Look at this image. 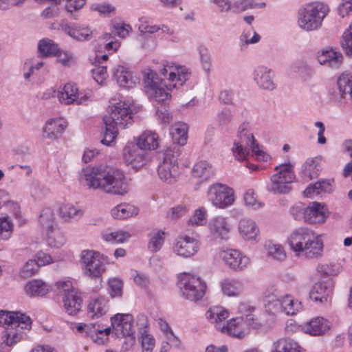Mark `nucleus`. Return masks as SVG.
<instances>
[{
	"label": "nucleus",
	"mask_w": 352,
	"mask_h": 352,
	"mask_svg": "<svg viewBox=\"0 0 352 352\" xmlns=\"http://www.w3.org/2000/svg\"><path fill=\"white\" fill-rule=\"evenodd\" d=\"M79 179L89 188L112 195H123L128 192L124 173L105 166H87L82 169Z\"/></svg>",
	"instance_id": "obj_1"
},
{
	"label": "nucleus",
	"mask_w": 352,
	"mask_h": 352,
	"mask_svg": "<svg viewBox=\"0 0 352 352\" xmlns=\"http://www.w3.org/2000/svg\"><path fill=\"white\" fill-rule=\"evenodd\" d=\"M7 325L3 336V342L11 346L21 341L25 331L32 327V320L29 316L19 311H0V326Z\"/></svg>",
	"instance_id": "obj_2"
},
{
	"label": "nucleus",
	"mask_w": 352,
	"mask_h": 352,
	"mask_svg": "<svg viewBox=\"0 0 352 352\" xmlns=\"http://www.w3.org/2000/svg\"><path fill=\"white\" fill-rule=\"evenodd\" d=\"M132 119L131 108L124 102H120L111 107L109 115L103 118L105 131L101 143L109 146L117 137L118 126L122 129L128 127L131 124Z\"/></svg>",
	"instance_id": "obj_3"
},
{
	"label": "nucleus",
	"mask_w": 352,
	"mask_h": 352,
	"mask_svg": "<svg viewBox=\"0 0 352 352\" xmlns=\"http://www.w3.org/2000/svg\"><path fill=\"white\" fill-rule=\"evenodd\" d=\"M232 151L234 157L238 160H245L250 151L258 160L265 161L267 158L265 153L259 148L258 144L256 143L253 133L246 123H243L239 126L237 137L234 142Z\"/></svg>",
	"instance_id": "obj_4"
},
{
	"label": "nucleus",
	"mask_w": 352,
	"mask_h": 352,
	"mask_svg": "<svg viewBox=\"0 0 352 352\" xmlns=\"http://www.w3.org/2000/svg\"><path fill=\"white\" fill-rule=\"evenodd\" d=\"M144 84L148 94L159 103H164L157 108V115L162 122L170 123L171 116L170 115L165 104L170 98V95L162 86V80L157 77L155 72L149 70L144 76Z\"/></svg>",
	"instance_id": "obj_5"
},
{
	"label": "nucleus",
	"mask_w": 352,
	"mask_h": 352,
	"mask_svg": "<svg viewBox=\"0 0 352 352\" xmlns=\"http://www.w3.org/2000/svg\"><path fill=\"white\" fill-rule=\"evenodd\" d=\"M329 12L328 5L322 2H313L305 5L298 11V24L306 31L318 29Z\"/></svg>",
	"instance_id": "obj_6"
},
{
	"label": "nucleus",
	"mask_w": 352,
	"mask_h": 352,
	"mask_svg": "<svg viewBox=\"0 0 352 352\" xmlns=\"http://www.w3.org/2000/svg\"><path fill=\"white\" fill-rule=\"evenodd\" d=\"M179 155V148L176 146L173 149L166 150L162 154L157 168V174L162 181L167 184H173L177 181L179 176L177 160Z\"/></svg>",
	"instance_id": "obj_7"
},
{
	"label": "nucleus",
	"mask_w": 352,
	"mask_h": 352,
	"mask_svg": "<svg viewBox=\"0 0 352 352\" xmlns=\"http://www.w3.org/2000/svg\"><path fill=\"white\" fill-rule=\"evenodd\" d=\"M178 286L182 296L193 302L201 300L206 289V284L200 277L189 273L179 275Z\"/></svg>",
	"instance_id": "obj_8"
},
{
	"label": "nucleus",
	"mask_w": 352,
	"mask_h": 352,
	"mask_svg": "<svg viewBox=\"0 0 352 352\" xmlns=\"http://www.w3.org/2000/svg\"><path fill=\"white\" fill-rule=\"evenodd\" d=\"M277 173L271 177L267 190L274 194H286L290 192V184L295 179L293 166L290 164H282L275 168Z\"/></svg>",
	"instance_id": "obj_9"
},
{
	"label": "nucleus",
	"mask_w": 352,
	"mask_h": 352,
	"mask_svg": "<svg viewBox=\"0 0 352 352\" xmlns=\"http://www.w3.org/2000/svg\"><path fill=\"white\" fill-rule=\"evenodd\" d=\"M80 258L84 273L90 278H99L106 271V259L98 252L83 250L81 252Z\"/></svg>",
	"instance_id": "obj_10"
},
{
	"label": "nucleus",
	"mask_w": 352,
	"mask_h": 352,
	"mask_svg": "<svg viewBox=\"0 0 352 352\" xmlns=\"http://www.w3.org/2000/svg\"><path fill=\"white\" fill-rule=\"evenodd\" d=\"M208 197L214 206L220 208L230 206L235 199L234 190L221 184H215L210 186Z\"/></svg>",
	"instance_id": "obj_11"
},
{
	"label": "nucleus",
	"mask_w": 352,
	"mask_h": 352,
	"mask_svg": "<svg viewBox=\"0 0 352 352\" xmlns=\"http://www.w3.org/2000/svg\"><path fill=\"white\" fill-rule=\"evenodd\" d=\"M111 326L117 336L129 337L130 344L135 342L133 329V317L131 314H117L111 318Z\"/></svg>",
	"instance_id": "obj_12"
},
{
	"label": "nucleus",
	"mask_w": 352,
	"mask_h": 352,
	"mask_svg": "<svg viewBox=\"0 0 352 352\" xmlns=\"http://www.w3.org/2000/svg\"><path fill=\"white\" fill-rule=\"evenodd\" d=\"M168 72H169L168 80L170 82L175 81L174 84L164 85L168 90H171L172 88L178 89L183 85L190 76V73L188 72V69L185 67L177 66L174 64L170 65L168 63L166 64L163 63L161 74L166 77Z\"/></svg>",
	"instance_id": "obj_13"
},
{
	"label": "nucleus",
	"mask_w": 352,
	"mask_h": 352,
	"mask_svg": "<svg viewBox=\"0 0 352 352\" xmlns=\"http://www.w3.org/2000/svg\"><path fill=\"white\" fill-rule=\"evenodd\" d=\"M91 94L89 93L78 92V89L76 85L72 83L66 84L63 91L57 94L59 101L65 104L76 103L77 104H85Z\"/></svg>",
	"instance_id": "obj_14"
},
{
	"label": "nucleus",
	"mask_w": 352,
	"mask_h": 352,
	"mask_svg": "<svg viewBox=\"0 0 352 352\" xmlns=\"http://www.w3.org/2000/svg\"><path fill=\"white\" fill-rule=\"evenodd\" d=\"M332 294V283L330 281H319L313 285L309 292V298L316 305H328L331 302Z\"/></svg>",
	"instance_id": "obj_15"
},
{
	"label": "nucleus",
	"mask_w": 352,
	"mask_h": 352,
	"mask_svg": "<svg viewBox=\"0 0 352 352\" xmlns=\"http://www.w3.org/2000/svg\"><path fill=\"white\" fill-rule=\"evenodd\" d=\"M316 234L308 228H299L292 232L288 242L292 248L298 256H300V252L303 248L311 242L312 239Z\"/></svg>",
	"instance_id": "obj_16"
},
{
	"label": "nucleus",
	"mask_w": 352,
	"mask_h": 352,
	"mask_svg": "<svg viewBox=\"0 0 352 352\" xmlns=\"http://www.w3.org/2000/svg\"><path fill=\"white\" fill-rule=\"evenodd\" d=\"M220 258L227 266L234 271H242L250 264V258L236 250H227L220 252Z\"/></svg>",
	"instance_id": "obj_17"
},
{
	"label": "nucleus",
	"mask_w": 352,
	"mask_h": 352,
	"mask_svg": "<svg viewBox=\"0 0 352 352\" xmlns=\"http://www.w3.org/2000/svg\"><path fill=\"white\" fill-rule=\"evenodd\" d=\"M124 162L133 168L138 169L146 162V152L133 143H128L123 150Z\"/></svg>",
	"instance_id": "obj_18"
},
{
	"label": "nucleus",
	"mask_w": 352,
	"mask_h": 352,
	"mask_svg": "<svg viewBox=\"0 0 352 352\" xmlns=\"http://www.w3.org/2000/svg\"><path fill=\"white\" fill-rule=\"evenodd\" d=\"M211 236L218 241H227L230 238L231 225L226 218L217 217L212 219L208 224Z\"/></svg>",
	"instance_id": "obj_19"
},
{
	"label": "nucleus",
	"mask_w": 352,
	"mask_h": 352,
	"mask_svg": "<svg viewBox=\"0 0 352 352\" xmlns=\"http://www.w3.org/2000/svg\"><path fill=\"white\" fill-rule=\"evenodd\" d=\"M198 249V241L186 235L178 237L173 246L174 252L186 258L193 256L197 252Z\"/></svg>",
	"instance_id": "obj_20"
},
{
	"label": "nucleus",
	"mask_w": 352,
	"mask_h": 352,
	"mask_svg": "<svg viewBox=\"0 0 352 352\" xmlns=\"http://www.w3.org/2000/svg\"><path fill=\"white\" fill-rule=\"evenodd\" d=\"M60 27L63 32L78 41H89L95 33L94 30H91L87 26H80L77 23L69 25L65 21H61Z\"/></svg>",
	"instance_id": "obj_21"
},
{
	"label": "nucleus",
	"mask_w": 352,
	"mask_h": 352,
	"mask_svg": "<svg viewBox=\"0 0 352 352\" xmlns=\"http://www.w3.org/2000/svg\"><path fill=\"white\" fill-rule=\"evenodd\" d=\"M317 58L320 65L332 69H339L343 63L342 53L332 48L318 52Z\"/></svg>",
	"instance_id": "obj_22"
},
{
	"label": "nucleus",
	"mask_w": 352,
	"mask_h": 352,
	"mask_svg": "<svg viewBox=\"0 0 352 352\" xmlns=\"http://www.w3.org/2000/svg\"><path fill=\"white\" fill-rule=\"evenodd\" d=\"M253 74L254 80L260 88L267 90L275 89L274 73L271 69L264 66H258L254 69Z\"/></svg>",
	"instance_id": "obj_23"
},
{
	"label": "nucleus",
	"mask_w": 352,
	"mask_h": 352,
	"mask_svg": "<svg viewBox=\"0 0 352 352\" xmlns=\"http://www.w3.org/2000/svg\"><path fill=\"white\" fill-rule=\"evenodd\" d=\"M331 327L330 322L323 317H316L305 323L302 329L305 333L313 336L324 335Z\"/></svg>",
	"instance_id": "obj_24"
},
{
	"label": "nucleus",
	"mask_w": 352,
	"mask_h": 352,
	"mask_svg": "<svg viewBox=\"0 0 352 352\" xmlns=\"http://www.w3.org/2000/svg\"><path fill=\"white\" fill-rule=\"evenodd\" d=\"M113 76L120 87L126 89L133 88L138 82V78L128 68L122 65L114 68Z\"/></svg>",
	"instance_id": "obj_25"
},
{
	"label": "nucleus",
	"mask_w": 352,
	"mask_h": 352,
	"mask_svg": "<svg viewBox=\"0 0 352 352\" xmlns=\"http://www.w3.org/2000/svg\"><path fill=\"white\" fill-rule=\"evenodd\" d=\"M327 217L325 206L318 202H312L307 206L306 221L308 223H323Z\"/></svg>",
	"instance_id": "obj_26"
},
{
	"label": "nucleus",
	"mask_w": 352,
	"mask_h": 352,
	"mask_svg": "<svg viewBox=\"0 0 352 352\" xmlns=\"http://www.w3.org/2000/svg\"><path fill=\"white\" fill-rule=\"evenodd\" d=\"M321 158L319 157L308 158L302 166L300 175L302 178L308 182L318 177L322 167Z\"/></svg>",
	"instance_id": "obj_27"
},
{
	"label": "nucleus",
	"mask_w": 352,
	"mask_h": 352,
	"mask_svg": "<svg viewBox=\"0 0 352 352\" xmlns=\"http://www.w3.org/2000/svg\"><path fill=\"white\" fill-rule=\"evenodd\" d=\"M67 127V122L62 118L50 120L43 128L45 138L54 140L60 135Z\"/></svg>",
	"instance_id": "obj_28"
},
{
	"label": "nucleus",
	"mask_w": 352,
	"mask_h": 352,
	"mask_svg": "<svg viewBox=\"0 0 352 352\" xmlns=\"http://www.w3.org/2000/svg\"><path fill=\"white\" fill-rule=\"evenodd\" d=\"M63 302L65 311L69 315H75L80 310L82 300L77 291H72L63 297Z\"/></svg>",
	"instance_id": "obj_29"
},
{
	"label": "nucleus",
	"mask_w": 352,
	"mask_h": 352,
	"mask_svg": "<svg viewBox=\"0 0 352 352\" xmlns=\"http://www.w3.org/2000/svg\"><path fill=\"white\" fill-rule=\"evenodd\" d=\"M108 302L104 297H99L90 301L87 306V316L92 319L104 316L109 309Z\"/></svg>",
	"instance_id": "obj_30"
},
{
	"label": "nucleus",
	"mask_w": 352,
	"mask_h": 352,
	"mask_svg": "<svg viewBox=\"0 0 352 352\" xmlns=\"http://www.w3.org/2000/svg\"><path fill=\"white\" fill-rule=\"evenodd\" d=\"M136 145L144 151L155 150L159 146V136L155 132L146 131L138 138Z\"/></svg>",
	"instance_id": "obj_31"
},
{
	"label": "nucleus",
	"mask_w": 352,
	"mask_h": 352,
	"mask_svg": "<svg viewBox=\"0 0 352 352\" xmlns=\"http://www.w3.org/2000/svg\"><path fill=\"white\" fill-rule=\"evenodd\" d=\"M243 320V317L231 319L227 321L226 324L218 325L217 330L232 337L239 338H243L245 333L240 325L241 321Z\"/></svg>",
	"instance_id": "obj_32"
},
{
	"label": "nucleus",
	"mask_w": 352,
	"mask_h": 352,
	"mask_svg": "<svg viewBox=\"0 0 352 352\" xmlns=\"http://www.w3.org/2000/svg\"><path fill=\"white\" fill-rule=\"evenodd\" d=\"M323 242L320 235H316L314 239H312L311 242L305 247L300 252V256H304L307 258H318L322 254Z\"/></svg>",
	"instance_id": "obj_33"
},
{
	"label": "nucleus",
	"mask_w": 352,
	"mask_h": 352,
	"mask_svg": "<svg viewBox=\"0 0 352 352\" xmlns=\"http://www.w3.org/2000/svg\"><path fill=\"white\" fill-rule=\"evenodd\" d=\"M78 331H84L86 336L90 337L94 342L98 344H104V338L100 335L102 334L103 326L98 323H89L80 324L77 327Z\"/></svg>",
	"instance_id": "obj_34"
},
{
	"label": "nucleus",
	"mask_w": 352,
	"mask_h": 352,
	"mask_svg": "<svg viewBox=\"0 0 352 352\" xmlns=\"http://www.w3.org/2000/svg\"><path fill=\"white\" fill-rule=\"evenodd\" d=\"M333 179H328L311 184L305 190L303 193L307 197H312L314 195H319L321 192H331L333 190Z\"/></svg>",
	"instance_id": "obj_35"
},
{
	"label": "nucleus",
	"mask_w": 352,
	"mask_h": 352,
	"mask_svg": "<svg viewBox=\"0 0 352 352\" xmlns=\"http://www.w3.org/2000/svg\"><path fill=\"white\" fill-rule=\"evenodd\" d=\"M229 316L228 311L221 307H213L206 312L207 319L212 324H214L215 328L217 329L218 325H223V321L228 318Z\"/></svg>",
	"instance_id": "obj_36"
},
{
	"label": "nucleus",
	"mask_w": 352,
	"mask_h": 352,
	"mask_svg": "<svg viewBox=\"0 0 352 352\" xmlns=\"http://www.w3.org/2000/svg\"><path fill=\"white\" fill-rule=\"evenodd\" d=\"M192 174L194 177L201 178L202 180H207L214 175V170L208 162L200 160L194 165Z\"/></svg>",
	"instance_id": "obj_37"
},
{
	"label": "nucleus",
	"mask_w": 352,
	"mask_h": 352,
	"mask_svg": "<svg viewBox=\"0 0 352 352\" xmlns=\"http://www.w3.org/2000/svg\"><path fill=\"white\" fill-rule=\"evenodd\" d=\"M239 230L246 239H255L259 232L255 222L250 219H242L239 221Z\"/></svg>",
	"instance_id": "obj_38"
},
{
	"label": "nucleus",
	"mask_w": 352,
	"mask_h": 352,
	"mask_svg": "<svg viewBox=\"0 0 352 352\" xmlns=\"http://www.w3.org/2000/svg\"><path fill=\"white\" fill-rule=\"evenodd\" d=\"M188 126L185 123H177L173 126L170 135L174 143L183 146L187 142Z\"/></svg>",
	"instance_id": "obj_39"
},
{
	"label": "nucleus",
	"mask_w": 352,
	"mask_h": 352,
	"mask_svg": "<svg viewBox=\"0 0 352 352\" xmlns=\"http://www.w3.org/2000/svg\"><path fill=\"white\" fill-rule=\"evenodd\" d=\"M38 52L41 57L57 55L59 52L58 45L50 38H43L38 43Z\"/></svg>",
	"instance_id": "obj_40"
},
{
	"label": "nucleus",
	"mask_w": 352,
	"mask_h": 352,
	"mask_svg": "<svg viewBox=\"0 0 352 352\" xmlns=\"http://www.w3.org/2000/svg\"><path fill=\"white\" fill-rule=\"evenodd\" d=\"M337 85L340 97L344 98L346 95H349L352 99V74H342L337 80Z\"/></svg>",
	"instance_id": "obj_41"
},
{
	"label": "nucleus",
	"mask_w": 352,
	"mask_h": 352,
	"mask_svg": "<svg viewBox=\"0 0 352 352\" xmlns=\"http://www.w3.org/2000/svg\"><path fill=\"white\" fill-rule=\"evenodd\" d=\"M111 214L115 219H124L136 215L138 210L132 205L121 204L113 208Z\"/></svg>",
	"instance_id": "obj_42"
},
{
	"label": "nucleus",
	"mask_w": 352,
	"mask_h": 352,
	"mask_svg": "<svg viewBox=\"0 0 352 352\" xmlns=\"http://www.w3.org/2000/svg\"><path fill=\"white\" fill-rule=\"evenodd\" d=\"M59 213L64 221H67L70 219H78L82 214L81 209L74 206L70 204H63L60 206Z\"/></svg>",
	"instance_id": "obj_43"
},
{
	"label": "nucleus",
	"mask_w": 352,
	"mask_h": 352,
	"mask_svg": "<svg viewBox=\"0 0 352 352\" xmlns=\"http://www.w3.org/2000/svg\"><path fill=\"white\" fill-rule=\"evenodd\" d=\"M223 293L228 296H236L242 290V284L236 280L226 279L221 283Z\"/></svg>",
	"instance_id": "obj_44"
},
{
	"label": "nucleus",
	"mask_w": 352,
	"mask_h": 352,
	"mask_svg": "<svg viewBox=\"0 0 352 352\" xmlns=\"http://www.w3.org/2000/svg\"><path fill=\"white\" fill-rule=\"evenodd\" d=\"M274 346L272 352H300L298 343L292 339H280L274 343Z\"/></svg>",
	"instance_id": "obj_45"
},
{
	"label": "nucleus",
	"mask_w": 352,
	"mask_h": 352,
	"mask_svg": "<svg viewBox=\"0 0 352 352\" xmlns=\"http://www.w3.org/2000/svg\"><path fill=\"white\" fill-rule=\"evenodd\" d=\"M65 241L63 233L58 229H52L47 232V243L52 248H59L64 245Z\"/></svg>",
	"instance_id": "obj_46"
},
{
	"label": "nucleus",
	"mask_w": 352,
	"mask_h": 352,
	"mask_svg": "<svg viewBox=\"0 0 352 352\" xmlns=\"http://www.w3.org/2000/svg\"><path fill=\"white\" fill-rule=\"evenodd\" d=\"M25 292L30 296H43L47 292L45 283L40 280H34L28 283L25 285Z\"/></svg>",
	"instance_id": "obj_47"
},
{
	"label": "nucleus",
	"mask_w": 352,
	"mask_h": 352,
	"mask_svg": "<svg viewBox=\"0 0 352 352\" xmlns=\"http://www.w3.org/2000/svg\"><path fill=\"white\" fill-rule=\"evenodd\" d=\"M281 304L283 305L282 313L287 315H294L301 309V302L297 300L294 301L289 296L281 298Z\"/></svg>",
	"instance_id": "obj_48"
},
{
	"label": "nucleus",
	"mask_w": 352,
	"mask_h": 352,
	"mask_svg": "<svg viewBox=\"0 0 352 352\" xmlns=\"http://www.w3.org/2000/svg\"><path fill=\"white\" fill-rule=\"evenodd\" d=\"M130 237L131 234L129 232L122 230L102 234V239L111 243H123Z\"/></svg>",
	"instance_id": "obj_49"
},
{
	"label": "nucleus",
	"mask_w": 352,
	"mask_h": 352,
	"mask_svg": "<svg viewBox=\"0 0 352 352\" xmlns=\"http://www.w3.org/2000/svg\"><path fill=\"white\" fill-rule=\"evenodd\" d=\"M38 221L42 228L47 232L53 229L54 217L52 210L50 208L43 209Z\"/></svg>",
	"instance_id": "obj_50"
},
{
	"label": "nucleus",
	"mask_w": 352,
	"mask_h": 352,
	"mask_svg": "<svg viewBox=\"0 0 352 352\" xmlns=\"http://www.w3.org/2000/svg\"><path fill=\"white\" fill-rule=\"evenodd\" d=\"M265 307L267 311L272 315H276L282 313L283 305L281 304V299L277 298L275 296H268L265 300Z\"/></svg>",
	"instance_id": "obj_51"
},
{
	"label": "nucleus",
	"mask_w": 352,
	"mask_h": 352,
	"mask_svg": "<svg viewBox=\"0 0 352 352\" xmlns=\"http://www.w3.org/2000/svg\"><path fill=\"white\" fill-rule=\"evenodd\" d=\"M268 254L274 259L282 261L286 258V253L281 245L269 243L267 245Z\"/></svg>",
	"instance_id": "obj_52"
},
{
	"label": "nucleus",
	"mask_w": 352,
	"mask_h": 352,
	"mask_svg": "<svg viewBox=\"0 0 352 352\" xmlns=\"http://www.w3.org/2000/svg\"><path fill=\"white\" fill-rule=\"evenodd\" d=\"M307 206L302 202H298L289 210L290 214L297 221H306Z\"/></svg>",
	"instance_id": "obj_53"
},
{
	"label": "nucleus",
	"mask_w": 352,
	"mask_h": 352,
	"mask_svg": "<svg viewBox=\"0 0 352 352\" xmlns=\"http://www.w3.org/2000/svg\"><path fill=\"white\" fill-rule=\"evenodd\" d=\"M207 221V211L204 208L196 210L194 214L189 219L188 223L191 226H203Z\"/></svg>",
	"instance_id": "obj_54"
},
{
	"label": "nucleus",
	"mask_w": 352,
	"mask_h": 352,
	"mask_svg": "<svg viewBox=\"0 0 352 352\" xmlns=\"http://www.w3.org/2000/svg\"><path fill=\"white\" fill-rule=\"evenodd\" d=\"M38 265L36 260L30 259L21 270L20 276L23 278H30L38 272Z\"/></svg>",
	"instance_id": "obj_55"
},
{
	"label": "nucleus",
	"mask_w": 352,
	"mask_h": 352,
	"mask_svg": "<svg viewBox=\"0 0 352 352\" xmlns=\"http://www.w3.org/2000/svg\"><path fill=\"white\" fill-rule=\"evenodd\" d=\"M13 223L8 217L0 218V237L3 240L8 239L12 233Z\"/></svg>",
	"instance_id": "obj_56"
},
{
	"label": "nucleus",
	"mask_w": 352,
	"mask_h": 352,
	"mask_svg": "<svg viewBox=\"0 0 352 352\" xmlns=\"http://www.w3.org/2000/svg\"><path fill=\"white\" fill-rule=\"evenodd\" d=\"M111 27L113 30L114 34L122 38H126L131 30L129 25L116 21H113L111 23Z\"/></svg>",
	"instance_id": "obj_57"
},
{
	"label": "nucleus",
	"mask_w": 352,
	"mask_h": 352,
	"mask_svg": "<svg viewBox=\"0 0 352 352\" xmlns=\"http://www.w3.org/2000/svg\"><path fill=\"white\" fill-rule=\"evenodd\" d=\"M256 6L257 3L254 0H238L232 4V10L234 12H241Z\"/></svg>",
	"instance_id": "obj_58"
},
{
	"label": "nucleus",
	"mask_w": 352,
	"mask_h": 352,
	"mask_svg": "<svg viewBox=\"0 0 352 352\" xmlns=\"http://www.w3.org/2000/svg\"><path fill=\"white\" fill-rule=\"evenodd\" d=\"M232 113L229 109H224L219 112L217 116V122L221 129L228 128L232 120Z\"/></svg>",
	"instance_id": "obj_59"
},
{
	"label": "nucleus",
	"mask_w": 352,
	"mask_h": 352,
	"mask_svg": "<svg viewBox=\"0 0 352 352\" xmlns=\"http://www.w3.org/2000/svg\"><path fill=\"white\" fill-rule=\"evenodd\" d=\"M341 45L346 54L352 56V25L344 33Z\"/></svg>",
	"instance_id": "obj_60"
},
{
	"label": "nucleus",
	"mask_w": 352,
	"mask_h": 352,
	"mask_svg": "<svg viewBox=\"0 0 352 352\" xmlns=\"http://www.w3.org/2000/svg\"><path fill=\"white\" fill-rule=\"evenodd\" d=\"M189 208L186 205L181 204L172 208L167 214L168 218L177 220L184 216L188 212Z\"/></svg>",
	"instance_id": "obj_61"
},
{
	"label": "nucleus",
	"mask_w": 352,
	"mask_h": 352,
	"mask_svg": "<svg viewBox=\"0 0 352 352\" xmlns=\"http://www.w3.org/2000/svg\"><path fill=\"white\" fill-rule=\"evenodd\" d=\"M243 199L246 206L254 209H258L262 206V204L257 201L256 194L252 189H248L245 192Z\"/></svg>",
	"instance_id": "obj_62"
},
{
	"label": "nucleus",
	"mask_w": 352,
	"mask_h": 352,
	"mask_svg": "<svg viewBox=\"0 0 352 352\" xmlns=\"http://www.w3.org/2000/svg\"><path fill=\"white\" fill-rule=\"evenodd\" d=\"M341 270L339 264L319 265L317 270L329 276H337Z\"/></svg>",
	"instance_id": "obj_63"
},
{
	"label": "nucleus",
	"mask_w": 352,
	"mask_h": 352,
	"mask_svg": "<svg viewBox=\"0 0 352 352\" xmlns=\"http://www.w3.org/2000/svg\"><path fill=\"white\" fill-rule=\"evenodd\" d=\"M337 12L339 16L344 18L352 15V0H340Z\"/></svg>",
	"instance_id": "obj_64"
}]
</instances>
